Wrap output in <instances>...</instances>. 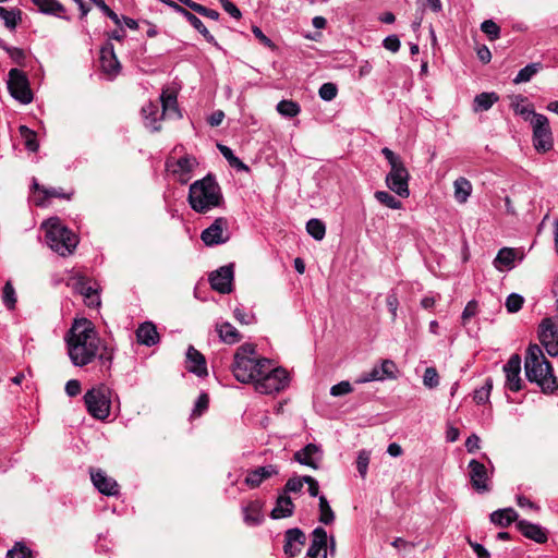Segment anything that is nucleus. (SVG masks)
Masks as SVG:
<instances>
[{"label": "nucleus", "instance_id": "obj_23", "mask_svg": "<svg viewBox=\"0 0 558 558\" xmlns=\"http://www.w3.org/2000/svg\"><path fill=\"white\" fill-rule=\"evenodd\" d=\"M100 66L104 73L111 77L116 76L120 72V62L113 51V46L110 44L102 47L100 51Z\"/></svg>", "mask_w": 558, "mask_h": 558}, {"label": "nucleus", "instance_id": "obj_24", "mask_svg": "<svg viewBox=\"0 0 558 558\" xmlns=\"http://www.w3.org/2000/svg\"><path fill=\"white\" fill-rule=\"evenodd\" d=\"M518 530L525 537L538 543L544 544L547 542V533L546 531L538 524L531 523L525 520H521L517 523Z\"/></svg>", "mask_w": 558, "mask_h": 558}, {"label": "nucleus", "instance_id": "obj_15", "mask_svg": "<svg viewBox=\"0 0 558 558\" xmlns=\"http://www.w3.org/2000/svg\"><path fill=\"white\" fill-rule=\"evenodd\" d=\"M201 239L207 246L226 243L229 240L228 220L223 217L217 218L202 232Z\"/></svg>", "mask_w": 558, "mask_h": 558}, {"label": "nucleus", "instance_id": "obj_46", "mask_svg": "<svg viewBox=\"0 0 558 558\" xmlns=\"http://www.w3.org/2000/svg\"><path fill=\"white\" fill-rule=\"evenodd\" d=\"M375 198L383 205L387 206L391 209H400L402 204L395 196L386 191H377L375 193Z\"/></svg>", "mask_w": 558, "mask_h": 558}, {"label": "nucleus", "instance_id": "obj_40", "mask_svg": "<svg viewBox=\"0 0 558 558\" xmlns=\"http://www.w3.org/2000/svg\"><path fill=\"white\" fill-rule=\"evenodd\" d=\"M499 99L496 93H481L474 98V110H488Z\"/></svg>", "mask_w": 558, "mask_h": 558}, {"label": "nucleus", "instance_id": "obj_35", "mask_svg": "<svg viewBox=\"0 0 558 558\" xmlns=\"http://www.w3.org/2000/svg\"><path fill=\"white\" fill-rule=\"evenodd\" d=\"M517 518L518 513L512 508L496 510L490 514L492 523L501 527L510 525Z\"/></svg>", "mask_w": 558, "mask_h": 558}, {"label": "nucleus", "instance_id": "obj_9", "mask_svg": "<svg viewBox=\"0 0 558 558\" xmlns=\"http://www.w3.org/2000/svg\"><path fill=\"white\" fill-rule=\"evenodd\" d=\"M8 89L10 95L21 104L27 105L33 101V92L27 75L19 69L9 71Z\"/></svg>", "mask_w": 558, "mask_h": 558}, {"label": "nucleus", "instance_id": "obj_56", "mask_svg": "<svg viewBox=\"0 0 558 558\" xmlns=\"http://www.w3.org/2000/svg\"><path fill=\"white\" fill-rule=\"evenodd\" d=\"M33 186L36 191H39L44 194L45 198H51V197H64L68 198L69 196L61 192V190L58 189H46L44 186H40L36 180H34Z\"/></svg>", "mask_w": 558, "mask_h": 558}, {"label": "nucleus", "instance_id": "obj_36", "mask_svg": "<svg viewBox=\"0 0 558 558\" xmlns=\"http://www.w3.org/2000/svg\"><path fill=\"white\" fill-rule=\"evenodd\" d=\"M160 102L162 107L161 117L178 113L177 95L174 92H170L169 89L162 90L160 95Z\"/></svg>", "mask_w": 558, "mask_h": 558}, {"label": "nucleus", "instance_id": "obj_42", "mask_svg": "<svg viewBox=\"0 0 558 558\" xmlns=\"http://www.w3.org/2000/svg\"><path fill=\"white\" fill-rule=\"evenodd\" d=\"M306 231L315 240L320 241L326 234V227L322 220L313 218L307 221Z\"/></svg>", "mask_w": 558, "mask_h": 558}, {"label": "nucleus", "instance_id": "obj_52", "mask_svg": "<svg viewBox=\"0 0 558 558\" xmlns=\"http://www.w3.org/2000/svg\"><path fill=\"white\" fill-rule=\"evenodd\" d=\"M2 300L8 308H10V310L14 308L15 303H16V298H15V290H14L13 286L11 284V282H7L4 284Z\"/></svg>", "mask_w": 558, "mask_h": 558}, {"label": "nucleus", "instance_id": "obj_38", "mask_svg": "<svg viewBox=\"0 0 558 558\" xmlns=\"http://www.w3.org/2000/svg\"><path fill=\"white\" fill-rule=\"evenodd\" d=\"M184 19H186V21L206 39L207 43L213 44L215 47L219 48L215 37L209 33L203 22L195 14L189 12Z\"/></svg>", "mask_w": 558, "mask_h": 558}, {"label": "nucleus", "instance_id": "obj_12", "mask_svg": "<svg viewBox=\"0 0 558 558\" xmlns=\"http://www.w3.org/2000/svg\"><path fill=\"white\" fill-rule=\"evenodd\" d=\"M538 338L549 355H558V320L544 318L539 324Z\"/></svg>", "mask_w": 558, "mask_h": 558}, {"label": "nucleus", "instance_id": "obj_53", "mask_svg": "<svg viewBox=\"0 0 558 558\" xmlns=\"http://www.w3.org/2000/svg\"><path fill=\"white\" fill-rule=\"evenodd\" d=\"M337 93L338 89L333 83H324L318 90L319 97L326 101H330L336 98Z\"/></svg>", "mask_w": 558, "mask_h": 558}, {"label": "nucleus", "instance_id": "obj_41", "mask_svg": "<svg viewBox=\"0 0 558 558\" xmlns=\"http://www.w3.org/2000/svg\"><path fill=\"white\" fill-rule=\"evenodd\" d=\"M20 134L24 140V145L29 151H37L39 148V144L37 142V136L34 131L28 129L26 125L20 126Z\"/></svg>", "mask_w": 558, "mask_h": 558}, {"label": "nucleus", "instance_id": "obj_63", "mask_svg": "<svg viewBox=\"0 0 558 558\" xmlns=\"http://www.w3.org/2000/svg\"><path fill=\"white\" fill-rule=\"evenodd\" d=\"M481 439L477 435L472 434L465 440V448L469 453H474L480 449Z\"/></svg>", "mask_w": 558, "mask_h": 558}, {"label": "nucleus", "instance_id": "obj_13", "mask_svg": "<svg viewBox=\"0 0 558 558\" xmlns=\"http://www.w3.org/2000/svg\"><path fill=\"white\" fill-rule=\"evenodd\" d=\"M469 478L475 492L485 494L492 489V475L487 468L480 461L473 459L469 462Z\"/></svg>", "mask_w": 558, "mask_h": 558}, {"label": "nucleus", "instance_id": "obj_49", "mask_svg": "<svg viewBox=\"0 0 558 558\" xmlns=\"http://www.w3.org/2000/svg\"><path fill=\"white\" fill-rule=\"evenodd\" d=\"M481 31L489 40H496L500 37V27L493 20H485L481 24Z\"/></svg>", "mask_w": 558, "mask_h": 558}, {"label": "nucleus", "instance_id": "obj_28", "mask_svg": "<svg viewBox=\"0 0 558 558\" xmlns=\"http://www.w3.org/2000/svg\"><path fill=\"white\" fill-rule=\"evenodd\" d=\"M158 105L154 102H148L142 108V114L145 120V125L149 128L153 132H158L161 130L160 120L163 118L158 116Z\"/></svg>", "mask_w": 558, "mask_h": 558}, {"label": "nucleus", "instance_id": "obj_51", "mask_svg": "<svg viewBox=\"0 0 558 558\" xmlns=\"http://www.w3.org/2000/svg\"><path fill=\"white\" fill-rule=\"evenodd\" d=\"M524 298L518 293H511L507 296L505 306L509 313H517L522 308Z\"/></svg>", "mask_w": 558, "mask_h": 558}, {"label": "nucleus", "instance_id": "obj_20", "mask_svg": "<svg viewBox=\"0 0 558 558\" xmlns=\"http://www.w3.org/2000/svg\"><path fill=\"white\" fill-rule=\"evenodd\" d=\"M328 535L325 529L318 526L312 532V542L307 550L310 558H327Z\"/></svg>", "mask_w": 558, "mask_h": 558}, {"label": "nucleus", "instance_id": "obj_22", "mask_svg": "<svg viewBox=\"0 0 558 558\" xmlns=\"http://www.w3.org/2000/svg\"><path fill=\"white\" fill-rule=\"evenodd\" d=\"M278 468L274 464L258 466L247 472L244 480L245 484L251 488H257L264 481L278 474Z\"/></svg>", "mask_w": 558, "mask_h": 558}, {"label": "nucleus", "instance_id": "obj_39", "mask_svg": "<svg viewBox=\"0 0 558 558\" xmlns=\"http://www.w3.org/2000/svg\"><path fill=\"white\" fill-rule=\"evenodd\" d=\"M22 12L20 9H7L4 7H0V19L3 20L4 25L14 29L17 24L21 22Z\"/></svg>", "mask_w": 558, "mask_h": 558}, {"label": "nucleus", "instance_id": "obj_61", "mask_svg": "<svg viewBox=\"0 0 558 558\" xmlns=\"http://www.w3.org/2000/svg\"><path fill=\"white\" fill-rule=\"evenodd\" d=\"M234 318L244 325H250L255 322V317L253 314H247L243 308L235 307L233 311Z\"/></svg>", "mask_w": 558, "mask_h": 558}, {"label": "nucleus", "instance_id": "obj_64", "mask_svg": "<svg viewBox=\"0 0 558 558\" xmlns=\"http://www.w3.org/2000/svg\"><path fill=\"white\" fill-rule=\"evenodd\" d=\"M10 58L17 64H22L25 59V53L21 48L11 47L7 49Z\"/></svg>", "mask_w": 558, "mask_h": 558}, {"label": "nucleus", "instance_id": "obj_7", "mask_svg": "<svg viewBox=\"0 0 558 558\" xmlns=\"http://www.w3.org/2000/svg\"><path fill=\"white\" fill-rule=\"evenodd\" d=\"M85 404L88 413L98 420L109 416L111 404V391L108 386H93L85 396Z\"/></svg>", "mask_w": 558, "mask_h": 558}, {"label": "nucleus", "instance_id": "obj_62", "mask_svg": "<svg viewBox=\"0 0 558 558\" xmlns=\"http://www.w3.org/2000/svg\"><path fill=\"white\" fill-rule=\"evenodd\" d=\"M383 45L387 50L391 52H397L400 49V40L396 35L386 37L383 41Z\"/></svg>", "mask_w": 558, "mask_h": 558}, {"label": "nucleus", "instance_id": "obj_57", "mask_svg": "<svg viewBox=\"0 0 558 558\" xmlns=\"http://www.w3.org/2000/svg\"><path fill=\"white\" fill-rule=\"evenodd\" d=\"M493 386H481L474 390L473 399L477 404H483L488 401L490 389Z\"/></svg>", "mask_w": 558, "mask_h": 558}, {"label": "nucleus", "instance_id": "obj_21", "mask_svg": "<svg viewBox=\"0 0 558 558\" xmlns=\"http://www.w3.org/2000/svg\"><path fill=\"white\" fill-rule=\"evenodd\" d=\"M185 368L199 378L207 375L206 360L193 345H190L186 351Z\"/></svg>", "mask_w": 558, "mask_h": 558}, {"label": "nucleus", "instance_id": "obj_19", "mask_svg": "<svg viewBox=\"0 0 558 558\" xmlns=\"http://www.w3.org/2000/svg\"><path fill=\"white\" fill-rule=\"evenodd\" d=\"M306 542L304 532L299 527L289 529L284 533L283 551L289 557L298 556Z\"/></svg>", "mask_w": 558, "mask_h": 558}, {"label": "nucleus", "instance_id": "obj_58", "mask_svg": "<svg viewBox=\"0 0 558 558\" xmlns=\"http://www.w3.org/2000/svg\"><path fill=\"white\" fill-rule=\"evenodd\" d=\"M95 5H97L110 20L114 22V24L120 25V17L116 12H113L105 2V0H90Z\"/></svg>", "mask_w": 558, "mask_h": 558}, {"label": "nucleus", "instance_id": "obj_5", "mask_svg": "<svg viewBox=\"0 0 558 558\" xmlns=\"http://www.w3.org/2000/svg\"><path fill=\"white\" fill-rule=\"evenodd\" d=\"M381 154L390 166V171L387 173L385 180L387 187L402 198L409 197L410 173L403 160L388 147H384Z\"/></svg>", "mask_w": 558, "mask_h": 558}, {"label": "nucleus", "instance_id": "obj_30", "mask_svg": "<svg viewBox=\"0 0 558 558\" xmlns=\"http://www.w3.org/2000/svg\"><path fill=\"white\" fill-rule=\"evenodd\" d=\"M504 372L506 374L507 384H521V357L518 354H513L509 361L504 365Z\"/></svg>", "mask_w": 558, "mask_h": 558}, {"label": "nucleus", "instance_id": "obj_6", "mask_svg": "<svg viewBox=\"0 0 558 558\" xmlns=\"http://www.w3.org/2000/svg\"><path fill=\"white\" fill-rule=\"evenodd\" d=\"M252 364L251 369L247 371V384H263L266 380L283 384L291 380L289 372L283 367H275L269 359H255Z\"/></svg>", "mask_w": 558, "mask_h": 558}, {"label": "nucleus", "instance_id": "obj_11", "mask_svg": "<svg viewBox=\"0 0 558 558\" xmlns=\"http://www.w3.org/2000/svg\"><path fill=\"white\" fill-rule=\"evenodd\" d=\"M198 165L195 157L185 155L179 159L168 158L166 161V169L170 172L180 183L185 184L192 178L194 168Z\"/></svg>", "mask_w": 558, "mask_h": 558}, {"label": "nucleus", "instance_id": "obj_8", "mask_svg": "<svg viewBox=\"0 0 558 558\" xmlns=\"http://www.w3.org/2000/svg\"><path fill=\"white\" fill-rule=\"evenodd\" d=\"M533 146L537 153H547L554 146V136L546 116H534L532 121Z\"/></svg>", "mask_w": 558, "mask_h": 558}, {"label": "nucleus", "instance_id": "obj_34", "mask_svg": "<svg viewBox=\"0 0 558 558\" xmlns=\"http://www.w3.org/2000/svg\"><path fill=\"white\" fill-rule=\"evenodd\" d=\"M515 251L510 247H502L499 250L493 264L497 270L502 271L505 268L511 269L513 267Z\"/></svg>", "mask_w": 558, "mask_h": 558}, {"label": "nucleus", "instance_id": "obj_47", "mask_svg": "<svg viewBox=\"0 0 558 558\" xmlns=\"http://www.w3.org/2000/svg\"><path fill=\"white\" fill-rule=\"evenodd\" d=\"M209 405V396L206 392H202L195 401L194 408L191 413V418H197L202 416Z\"/></svg>", "mask_w": 558, "mask_h": 558}, {"label": "nucleus", "instance_id": "obj_3", "mask_svg": "<svg viewBox=\"0 0 558 558\" xmlns=\"http://www.w3.org/2000/svg\"><path fill=\"white\" fill-rule=\"evenodd\" d=\"M43 228L46 230V242L52 251L60 256L73 253L78 243L77 236L58 217L46 220Z\"/></svg>", "mask_w": 558, "mask_h": 558}, {"label": "nucleus", "instance_id": "obj_17", "mask_svg": "<svg viewBox=\"0 0 558 558\" xmlns=\"http://www.w3.org/2000/svg\"><path fill=\"white\" fill-rule=\"evenodd\" d=\"M294 460L302 465L317 470L323 460V450L315 444H308L294 453Z\"/></svg>", "mask_w": 558, "mask_h": 558}, {"label": "nucleus", "instance_id": "obj_33", "mask_svg": "<svg viewBox=\"0 0 558 558\" xmlns=\"http://www.w3.org/2000/svg\"><path fill=\"white\" fill-rule=\"evenodd\" d=\"M216 331L218 332L220 339L229 344L236 343L241 340V335L236 330L234 326H232L228 322L223 323H217L216 324Z\"/></svg>", "mask_w": 558, "mask_h": 558}, {"label": "nucleus", "instance_id": "obj_10", "mask_svg": "<svg viewBox=\"0 0 558 558\" xmlns=\"http://www.w3.org/2000/svg\"><path fill=\"white\" fill-rule=\"evenodd\" d=\"M256 347L252 343L240 345L234 354L233 375L240 384H247L252 362L255 360Z\"/></svg>", "mask_w": 558, "mask_h": 558}, {"label": "nucleus", "instance_id": "obj_26", "mask_svg": "<svg viewBox=\"0 0 558 558\" xmlns=\"http://www.w3.org/2000/svg\"><path fill=\"white\" fill-rule=\"evenodd\" d=\"M73 290L85 298V302L88 306H97L100 304L96 289H94L84 277H80L74 281Z\"/></svg>", "mask_w": 558, "mask_h": 558}, {"label": "nucleus", "instance_id": "obj_44", "mask_svg": "<svg viewBox=\"0 0 558 558\" xmlns=\"http://www.w3.org/2000/svg\"><path fill=\"white\" fill-rule=\"evenodd\" d=\"M277 111L283 117L293 118L300 113L301 108L292 100H281L277 105Z\"/></svg>", "mask_w": 558, "mask_h": 558}, {"label": "nucleus", "instance_id": "obj_55", "mask_svg": "<svg viewBox=\"0 0 558 558\" xmlns=\"http://www.w3.org/2000/svg\"><path fill=\"white\" fill-rule=\"evenodd\" d=\"M305 484L304 476L291 477L287 481L284 486V494L287 493H299Z\"/></svg>", "mask_w": 558, "mask_h": 558}, {"label": "nucleus", "instance_id": "obj_27", "mask_svg": "<svg viewBox=\"0 0 558 558\" xmlns=\"http://www.w3.org/2000/svg\"><path fill=\"white\" fill-rule=\"evenodd\" d=\"M294 512V504L292 499L283 494L277 498L276 506L271 510L270 517L275 520L289 518Z\"/></svg>", "mask_w": 558, "mask_h": 558}, {"label": "nucleus", "instance_id": "obj_59", "mask_svg": "<svg viewBox=\"0 0 558 558\" xmlns=\"http://www.w3.org/2000/svg\"><path fill=\"white\" fill-rule=\"evenodd\" d=\"M515 113L520 114L524 121H529L532 124L534 120V116H543L542 113H537L533 110L532 106H517Z\"/></svg>", "mask_w": 558, "mask_h": 558}, {"label": "nucleus", "instance_id": "obj_50", "mask_svg": "<svg viewBox=\"0 0 558 558\" xmlns=\"http://www.w3.org/2000/svg\"><path fill=\"white\" fill-rule=\"evenodd\" d=\"M371 460V453L367 450H360L356 459V468L357 472L362 478H365L368 470V464Z\"/></svg>", "mask_w": 558, "mask_h": 558}, {"label": "nucleus", "instance_id": "obj_16", "mask_svg": "<svg viewBox=\"0 0 558 558\" xmlns=\"http://www.w3.org/2000/svg\"><path fill=\"white\" fill-rule=\"evenodd\" d=\"M233 281V266L226 265L209 275L210 287L222 294L230 293Z\"/></svg>", "mask_w": 558, "mask_h": 558}, {"label": "nucleus", "instance_id": "obj_25", "mask_svg": "<svg viewBox=\"0 0 558 558\" xmlns=\"http://www.w3.org/2000/svg\"><path fill=\"white\" fill-rule=\"evenodd\" d=\"M137 342L147 347L157 344L160 340L156 326L150 322H145L136 329Z\"/></svg>", "mask_w": 558, "mask_h": 558}, {"label": "nucleus", "instance_id": "obj_2", "mask_svg": "<svg viewBox=\"0 0 558 558\" xmlns=\"http://www.w3.org/2000/svg\"><path fill=\"white\" fill-rule=\"evenodd\" d=\"M189 203L197 213H206L223 203V196L219 184L210 174L191 184L189 190Z\"/></svg>", "mask_w": 558, "mask_h": 558}, {"label": "nucleus", "instance_id": "obj_32", "mask_svg": "<svg viewBox=\"0 0 558 558\" xmlns=\"http://www.w3.org/2000/svg\"><path fill=\"white\" fill-rule=\"evenodd\" d=\"M453 190L454 199L459 204H464L471 196L473 187L471 182L466 178L459 177L453 182Z\"/></svg>", "mask_w": 558, "mask_h": 558}, {"label": "nucleus", "instance_id": "obj_43", "mask_svg": "<svg viewBox=\"0 0 558 558\" xmlns=\"http://www.w3.org/2000/svg\"><path fill=\"white\" fill-rule=\"evenodd\" d=\"M333 520L335 513L327 498L324 495L319 496V521L324 524H330Z\"/></svg>", "mask_w": 558, "mask_h": 558}, {"label": "nucleus", "instance_id": "obj_60", "mask_svg": "<svg viewBox=\"0 0 558 558\" xmlns=\"http://www.w3.org/2000/svg\"><path fill=\"white\" fill-rule=\"evenodd\" d=\"M386 303H387V307H388L389 312L391 313L392 322H395L397 318V311H398V306H399V300H398L397 293L391 291L387 295Z\"/></svg>", "mask_w": 558, "mask_h": 558}, {"label": "nucleus", "instance_id": "obj_54", "mask_svg": "<svg viewBox=\"0 0 558 558\" xmlns=\"http://www.w3.org/2000/svg\"><path fill=\"white\" fill-rule=\"evenodd\" d=\"M190 9L194 12L201 14L202 16L209 17L211 20H218L219 19V12L213 9H208L203 4L192 2L190 5Z\"/></svg>", "mask_w": 558, "mask_h": 558}, {"label": "nucleus", "instance_id": "obj_18", "mask_svg": "<svg viewBox=\"0 0 558 558\" xmlns=\"http://www.w3.org/2000/svg\"><path fill=\"white\" fill-rule=\"evenodd\" d=\"M90 480L99 493L107 496H114L119 493V485L112 477L108 476L102 470L90 469Z\"/></svg>", "mask_w": 558, "mask_h": 558}, {"label": "nucleus", "instance_id": "obj_48", "mask_svg": "<svg viewBox=\"0 0 558 558\" xmlns=\"http://www.w3.org/2000/svg\"><path fill=\"white\" fill-rule=\"evenodd\" d=\"M7 558H32V550L23 543L16 542L7 553Z\"/></svg>", "mask_w": 558, "mask_h": 558}, {"label": "nucleus", "instance_id": "obj_29", "mask_svg": "<svg viewBox=\"0 0 558 558\" xmlns=\"http://www.w3.org/2000/svg\"><path fill=\"white\" fill-rule=\"evenodd\" d=\"M34 5L38 8V11L45 14L54 15L58 17L66 19L65 8L57 0H31Z\"/></svg>", "mask_w": 558, "mask_h": 558}, {"label": "nucleus", "instance_id": "obj_1", "mask_svg": "<svg viewBox=\"0 0 558 558\" xmlns=\"http://www.w3.org/2000/svg\"><path fill=\"white\" fill-rule=\"evenodd\" d=\"M68 353L75 366H84L96 356L110 360L101 350V341L92 324L86 318L76 319L65 337Z\"/></svg>", "mask_w": 558, "mask_h": 558}, {"label": "nucleus", "instance_id": "obj_37", "mask_svg": "<svg viewBox=\"0 0 558 558\" xmlns=\"http://www.w3.org/2000/svg\"><path fill=\"white\" fill-rule=\"evenodd\" d=\"M543 68L544 66L541 62H533L525 65L518 72L517 76L513 78V83L521 84L530 82L535 74L543 70Z\"/></svg>", "mask_w": 558, "mask_h": 558}, {"label": "nucleus", "instance_id": "obj_14", "mask_svg": "<svg viewBox=\"0 0 558 558\" xmlns=\"http://www.w3.org/2000/svg\"><path fill=\"white\" fill-rule=\"evenodd\" d=\"M398 368L393 361L384 360L379 366H374L369 372L364 373L355 384H368L371 381L395 380Z\"/></svg>", "mask_w": 558, "mask_h": 558}, {"label": "nucleus", "instance_id": "obj_45", "mask_svg": "<svg viewBox=\"0 0 558 558\" xmlns=\"http://www.w3.org/2000/svg\"><path fill=\"white\" fill-rule=\"evenodd\" d=\"M218 148L222 156L228 160L231 167L236 168L239 170H247V166L236 156H234L231 148L221 144L218 145Z\"/></svg>", "mask_w": 558, "mask_h": 558}, {"label": "nucleus", "instance_id": "obj_31", "mask_svg": "<svg viewBox=\"0 0 558 558\" xmlns=\"http://www.w3.org/2000/svg\"><path fill=\"white\" fill-rule=\"evenodd\" d=\"M244 522L247 525L255 526L262 523L263 512L262 504L258 500L251 501L246 507L243 508Z\"/></svg>", "mask_w": 558, "mask_h": 558}, {"label": "nucleus", "instance_id": "obj_4", "mask_svg": "<svg viewBox=\"0 0 558 558\" xmlns=\"http://www.w3.org/2000/svg\"><path fill=\"white\" fill-rule=\"evenodd\" d=\"M525 375L530 383L557 384L553 367L537 344H530L524 361Z\"/></svg>", "mask_w": 558, "mask_h": 558}]
</instances>
